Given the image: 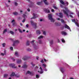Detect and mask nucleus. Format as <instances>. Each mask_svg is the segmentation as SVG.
Instances as JSON below:
<instances>
[{
  "mask_svg": "<svg viewBox=\"0 0 79 79\" xmlns=\"http://www.w3.org/2000/svg\"><path fill=\"white\" fill-rule=\"evenodd\" d=\"M69 16H70V17H71V18H73V16L71 15H70Z\"/></svg>",
  "mask_w": 79,
  "mask_h": 79,
  "instance_id": "60",
  "label": "nucleus"
},
{
  "mask_svg": "<svg viewBox=\"0 0 79 79\" xmlns=\"http://www.w3.org/2000/svg\"><path fill=\"white\" fill-rule=\"evenodd\" d=\"M26 26L27 27H28L29 25H28V24H27L26 25Z\"/></svg>",
  "mask_w": 79,
  "mask_h": 79,
  "instance_id": "61",
  "label": "nucleus"
},
{
  "mask_svg": "<svg viewBox=\"0 0 79 79\" xmlns=\"http://www.w3.org/2000/svg\"><path fill=\"white\" fill-rule=\"evenodd\" d=\"M44 11L46 13H50V10L48 9H45Z\"/></svg>",
  "mask_w": 79,
  "mask_h": 79,
  "instance_id": "12",
  "label": "nucleus"
},
{
  "mask_svg": "<svg viewBox=\"0 0 79 79\" xmlns=\"http://www.w3.org/2000/svg\"><path fill=\"white\" fill-rule=\"evenodd\" d=\"M40 70H41L40 73L42 74V73H44V70H43V69H42V67H40Z\"/></svg>",
  "mask_w": 79,
  "mask_h": 79,
  "instance_id": "16",
  "label": "nucleus"
},
{
  "mask_svg": "<svg viewBox=\"0 0 79 79\" xmlns=\"http://www.w3.org/2000/svg\"><path fill=\"white\" fill-rule=\"evenodd\" d=\"M8 75L7 74H5L4 75V77H6L8 76Z\"/></svg>",
  "mask_w": 79,
  "mask_h": 79,
  "instance_id": "35",
  "label": "nucleus"
},
{
  "mask_svg": "<svg viewBox=\"0 0 79 79\" xmlns=\"http://www.w3.org/2000/svg\"><path fill=\"white\" fill-rule=\"evenodd\" d=\"M21 62H22V60H17V63L18 64H20Z\"/></svg>",
  "mask_w": 79,
  "mask_h": 79,
  "instance_id": "18",
  "label": "nucleus"
},
{
  "mask_svg": "<svg viewBox=\"0 0 79 79\" xmlns=\"http://www.w3.org/2000/svg\"><path fill=\"white\" fill-rule=\"evenodd\" d=\"M57 41L59 43V42H60V40L59 39H58Z\"/></svg>",
  "mask_w": 79,
  "mask_h": 79,
  "instance_id": "63",
  "label": "nucleus"
},
{
  "mask_svg": "<svg viewBox=\"0 0 79 79\" xmlns=\"http://www.w3.org/2000/svg\"><path fill=\"white\" fill-rule=\"evenodd\" d=\"M42 2H38L37 3V4L38 5H41L42 4Z\"/></svg>",
  "mask_w": 79,
  "mask_h": 79,
  "instance_id": "27",
  "label": "nucleus"
},
{
  "mask_svg": "<svg viewBox=\"0 0 79 79\" xmlns=\"http://www.w3.org/2000/svg\"><path fill=\"white\" fill-rule=\"evenodd\" d=\"M61 33L62 35H67V33L64 31H62Z\"/></svg>",
  "mask_w": 79,
  "mask_h": 79,
  "instance_id": "17",
  "label": "nucleus"
},
{
  "mask_svg": "<svg viewBox=\"0 0 79 79\" xmlns=\"http://www.w3.org/2000/svg\"><path fill=\"white\" fill-rule=\"evenodd\" d=\"M9 66H11L12 68H15V64H9Z\"/></svg>",
  "mask_w": 79,
  "mask_h": 79,
  "instance_id": "13",
  "label": "nucleus"
},
{
  "mask_svg": "<svg viewBox=\"0 0 79 79\" xmlns=\"http://www.w3.org/2000/svg\"><path fill=\"white\" fill-rule=\"evenodd\" d=\"M13 14L14 15H18V13L16 12H15L13 13Z\"/></svg>",
  "mask_w": 79,
  "mask_h": 79,
  "instance_id": "28",
  "label": "nucleus"
},
{
  "mask_svg": "<svg viewBox=\"0 0 79 79\" xmlns=\"http://www.w3.org/2000/svg\"><path fill=\"white\" fill-rule=\"evenodd\" d=\"M64 8L65 10H62V11H63L65 15H66L68 17H69V15H68V13H69V14H70V15H74V13L71 12V11L68 10V8L64 7Z\"/></svg>",
  "mask_w": 79,
  "mask_h": 79,
  "instance_id": "1",
  "label": "nucleus"
},
{
  "mask_svg": "<svg viewBox=\"0 0 79 79\" xmlns=\"http://www.w3.org/2000/svg\"><path fill=\"white\" fill-rule=\"evenodd\" d=\"M60 6L61 7V8H63V6L61 4H60Z\"/></svg>",
  "mask_w": 79,
  "mask_h": 79,
  "instance_id": "54",
  "label": "nucleus"
},
{
  "mask_svg": "<svg viewBox=\"0 0 79 79\" xmlns=\"http://www.w3.org/2000/svg\"><path fill=\"white\" fill-rule=\"evenodd\" d=\"M49 43L50 44V46H51L53 44V40H51L50 41Z\"/></svg>",
  "mask_w": 79,
  "mask_h": 79,
  "instance_id": "20",
  "label": "nucleus"
},
{
  "mask_svg": "<svg viewBox=\"0 0 79 79\" xmlns=\"http://www.w3.org/2000/svg\"><path fill=\"white\" fill-rule=\"evenodd\" d=\"M1 55L2 56H4V55H6V50H5L4 51V53H1Z\"/></svg>",
  "mask_w": 79,
  "mask_h": 79,
  "instance_id": "21",
  "label": "nucleus"
},
{
  "mask_svg": "<svg viewBox=\"0 0 79 79\" xmlns=\"http://www.w3.org/2000/svg\"><path fill=\"white\" fill-rule=\"evenodd\" d=\"M36 33L38 35H40V34H41L40 31L39 30L36 31Z\"/></svg>",
  "mask_w": 79,
  "mask_h": 79,
  "instance_id": "19",
  "label": "nucleus"
},
{
  "mask_svg": "<svg viewBox=\"0 0 79 79\" xmlns=\"http://www.w3.org/2000/svg\"><path fill=\"white\" fill-rule=\"evenodd\" d=\"M43 37H44V36L42 35H41V36H40L38 38V39H42V38H43Z\"/></svg>",
  "mask_w": 79,
  "mask_h": 79,
  "instance_id": "31",
  "label": "nucleus"
},
{
  "mask_svg": "<svg viewBox=\"0 0 79 79\" xmlns=\"http://www.w3.org/2000/svg\"><path fill=\"white\" fill-rule=\"evenodd\" d=\"M31 64L33 66H35V64H33V63H31Z\"/></svg>",
  "mask_w": 79,
  "mask_h": 79,
  "instance_id": "51",
  "label": "nucleus"
},
{
  "mask_svg": "<svg viewBox=\"0 0 79 79\" xmlns=\"http://www.w3.org/2000/svg\"><path fill=\"white\" fill-rule=\"evenodd\" d=\"M22 68H27V65L26 64L23 65L22 66Z\"/></svg>",
  "mask_w": 79,
  "mask_h": 79,
  "instance_id": "23",
  "label": "nucleus"
},
{
  "mask_svg": "<svg viewBox=\"0 0 79 79\" xmlns=\"http://www.w3.org/2000/svg\"><path fill=\"white\" fill-rule=\"evenodd\" d=\"M52 17H53V15H51V14L48 15V18L49 19H50V20H51V22L53 23L55 21V19H53V18H52Z\"/></svg>",
  "mask_w": 79,
  "mask_h": 79,
  "instance_id": "2",
  "label": "nucleus"
},
{
  "mask_svg": "<svg viewBox=\"0 0 79 79\" xmlns=\"http://www.w3.org/2000/svg\"><path fill=\"white\" fill-rule=\"evenodd\" d=\"M42 66L44 68H46L47 65L44 64H43Z\"/></svg>",
  "mask_w": 79,
  "mask_h": 79,
  "instance_id": "33",
  "label": "nucleus"
},
{
  "mask_svg": "<svg viewBox=\"0 0 79 79\" xmlns=\"http://www.w3.org/2000/svg\"><path fill=\"white\" fill-rule=\"evenodd\" d=\"M11 23H12L13 26H16V23L15 20H13Z\"/></svg>",
  "mask_w": 79,
  "mask_h": 79,
  "instance_id": "8",
  "label": "nucleus"
},
{
  "mask_svg": "<svg viewBox=\"0 0 79 79\" xmlns=\"http://www.w3.org/2000/svg\"><path fill=\"white\" fill-rule=\"evenodd\" d=\"M6 31H7V30L6 29H4V31L3 32V34L5 33V32H6Z\"/></svg>",
  "mask_w": 79,
  "mask_h": 79,
  "instance_id": "38",
  "label": "nucleus"
},
{
  "mask_svg": "<svg viewBox=\"0 0 79 79\" xmlns=\"http://www.w3.org/2000/svg\"><path fill=\"white\" fill-rule=\"evenodd\" d=\"M28 37H29L30 38H31V37H32V35L31 34H30L28 35Z\"/></svg>",
  "mask_w": 79,
  "mask_h": 79,
  "instance_id": "40",
  "label": "nucleus"
},
{
  "mask_svg": "<svg viewBox=\"0 0 79 79\" xmlns=\"http://www.w3.org/2000/svg\"><path fill=\"white\" fill-rule=\"evenodd\" d=\"M31 74V72H30L29 71H28L26 73V74Z\"/></svg>",
  "mask_w": 79,
  "mask_h": 79,
  "instance_id": "36",
  "label": "nucleus"
},
{
  "mask_svg": "<svg viewBox=\"0 0 79 79\" xmlns=\"http://www.w3.org/2000/svg\"><path fill=\"white\" fill-rule=\"evenodd\" d=\"M47 0H43V1L44 3L46 5H48L49 3L47 2Z\"/></svg>",
  "mask_w": 79,
  "mask_h": 79,
  "instance_id": "14",
  "label": "nucleus"
},
{
  "mask_svg": "<svg viewBox=\"0 0 79 79\" xmlns=\"http://www.w3.org/2000/svg\"><path fill=\"white\" fill-rule=\"evenodd\" d=\"M14 3H15V6H18V3H17V2H15Z\"/></svg>",
  "mask_w": 79,
  "mask_h": 79,
  "instance_id": "41",
  "label": "nucleus"
},
{
  "mask_svg": "<svg viewBox=\"0 0 79 79\" xmlns=\"http://www.w3.org/2000/svg\"><path fill=\"white\" fill-rule=\"evenodd\" d=\"M27 45H29V41H28L26 44Z\"/></svg>",
  "mask_w": 79,
  "mask_h": 79,
  "instance_id": "37",
  "label": "nucleus"
},
{
  "mask_svg": "<svg viewBox=\"0 0 79 79\" xmlns=\"http://www.w3.org/2000/svg\"><path fill=\"white\" fill-rule=\"evenodd\" d=\"M22 60H24V61H26V60L28 59V57L26 56H25L22 58Z\"/></svg>",
  "mask_w": 79,
  "mask_h": 79,
  "instance_id": "10",
  "label": "nucleus"
},
{
  "mask_svg": "<svg viewBox=\"0 0 79 79\" xmlns=\"http://www.w3.org/2000/svg\"><path fill=\"white\" fill-rule=\"evenodd\" d=\"M33 47L35 49H36V48H37L38 47L37 45H35V43H34L33 44Z\"/></svg>",
  "mask_w": 79,
  "mask_h": 79,
  "instance_id": "15",
  "label": "nucleus"
},
{
  "mask_svg": "<svg viewBox=\"0 0 79 79\" xmlns=\"http://www.w3.org/2000/svg\"><path fill=\"white\" fill-rule=\"evenodd\" d=\"M55 25L56 26H58V23H55Z\"/></svg>",
  "mask_w": 79,
  "mask_h": 79,
  "instance_id": "58",
  "label": "nucleus"
},
{
  "mask_svg": "<svg viewBox=\"0 0 79 79\" xmlns=\"http://www.w3.org/2000/svg\"><path fill=\"white\" fill-rule=\"evenodd\" d=\"M62 42H64H64H65V41L64 40V39H62Z\"/></svg>",
  "mask_w": 79,
  "mask_h": 79,
  "instance_id": "43",
  "label": "nucleus"
},
{
  "mask_svg": "<svg viewBox=\"0 0 79 79\" xmlns=\"http://www.w3.org/2000/svg\"><path fill=\"white\" fill-rule=\"evenodd\" d=\"M60 71L62 73H63L64 71V69L63 68H60Z\"/></svg>",
  "mask_w": 79,
  "mask_h": 79,
  "instance_id": "22",
  "label": "nucleus"
},
{
  "mask_svg": "<svg viewBox=\"0 0 79 79\" xmlns=\"http://www.w3.org/2000/svg\"><path fill=\"white\" fill-rule=\"evenodd\" d=\"M44 61L45 62H46V61H48V60H46L45 59H44Z\"/></svg>",
  "mask_w": 79,
  "mask_h": 79,
  "instance_id": "49",
  "label": "nucleus"
},
{
  "mask_svg": "<svg viewBox=\"0 0 79 79\" xmlns=\"http://www.w3.org/2000/svg\"><path fill=\"white\" fill-rule=\"evenodd\" d=\"M33 16L32 18H31V19H35L37 17V15L35 13H33Z\"/></svg>",
  "mask_w": 79,
  "mask_h": 79,
  "instance_id": "7",
  "label": "nucleus"
},
{
  "mask_svg": "<svg viewBox=\"0 0 79 79\" xmlns=\"http://www.w3.org/2000/svg\"><path fill=\"white\" fill-rule=\"evenodd\" d=\"M19 43V40H16L14 41V44H13V46H15L16 44H18Z\"/></svg>",
  "mask_w": 79,
  "mask_h": 79,
  "instance_id": "5",
  "label": "nucleus"
},
{
  "mask_svg": "<svg viewBox=\"0 0 79 79\" xmlns=\"http://www.w3.org/2000/svg\"><path fill=\"white\" fill-rule=\"evenodd\" d=\"M61 23H66V22H65L64 21L63 19H61Z\"/></svg>",
  "mask_w": 79,
  "mask_h": 79,
  "instance_id": "32",
  "label": "nucleus"
},
{
  "mask_svg": "<svg viewBox=\"0 0 79 79\" xmlns=\"http://www.w3.org/2000/svg\"><path fill=\"white\" fill-rule=\"evenodd\" d=\"M37 23H35V24L33 26H34V28H35V29H36V28H37Z\"/></svg>",
  "mask_w": 79,
  "mask_h": 79,
  "instance_id": "26",
  "label": "nucleus"
},
{
  "mask_svg": "<svg viewBox=\"0 0 79 79\" xmlns=\"http://www.w3.org/2000/svg\"><path fill=\"white\" fill-rule=\"evenodd\" d=\"M44 71H47V69H44Z\"/></svg>",
  "mask_w": 79,
  "mask_h": 79,
  "instance_id": "50",
  "label": "nucleus"
},
{
  "mask_svg": "<svg viewBox=\"0 0 79 79\" xmlns=\"http://www.w3.org/2000/svg\"><path fill=\"white\" fill-rule=\"evenodd\" d=\"M10 48L11 50H13V48L12 47H11Z\"/></svg>",
  "mask_w": 79,
  "mask_h": 79,
  "instance_id": "45",
  "label": "nucleus"
},
{
  "mask_svg": "<svg viewBox=\"0 0 79 79\" xmlns=\"http://www.w3.org/2000/svg\"><path fill=\"white\" fill-rule=\"evenodd\" d=\"M27 11H29H29H30V9H27Z\"/></svg>",
  "mask_w": 79,
  "mask_h": 79,
  "instance_id": "57",
  "label": "nucleus"
},
{
  "mask_svg": "<svg viewBox=\"0 0 79 79\" xmlns=\"http://www.w3.org/2000/svg\"><path fill=\"white\" fill-rule=\"evenodd\" d=\"M23 18H24V19H23V21H22V22L23 23H24V22H25V21L26 20V18H27V16H26V15H25L24 14L23 15Z\"/></svg>",
  "mask_w": 79,
  "mask_h": 79,
  "instance_id": "9",
  "label": "nucleus"
},
{
  "mask_svg": "<svg viewBox=\"0 0 79 79\" xmlns=\"http://www.w3.org/2000/svg\"><path fill=\"white\" fill-rule=\"evenodd\" d=\"M39 68V67L38 66H36L35 67V70H37V69H38Z\"/></svg>",
  "mask_w": 79,
  "mask_h": 79,
  "instance_id": "46",
  "label": "nucleus"
},
{
  "mask_svg": "<svg viewBox=\"0 0 79 79\" xmlns=\"http://www.w3.org/2000/svg\"><path fill=\"white\" fill-rule=\"evenodd\" d=\"M10 34H12V35H14V32H13V31H10Z\"/></svg>",
  "mask_w": 79,
  "mask_h": 79,
  "instance_id": "34",
  "label": "nucleus"
},
{
  "mask_svg": "<svg viewBox=\"0 0 79 79\" xmlns=\"http://www.w3.org/2000/svg\"><path fill=\"white\" fill-rule=\"evenodd\" d=\"M6 45V44H5V43H3V44H2V46H3V47H5Z\"/></svg>",
  "mask_w": 79,
  "mask_h": 79,
  "instance_id": "44",
  "label": "nucleus"
},
{
  "mask_svg": "<svg viewBox=\"0 0 79 79\" xmlns=\"http://www.w3.org/2000/svg\"><path fill=\"white\" fill-rule=\"evenodd\" d=\"M15 76V73L14 72H12L11 74V76Z\"/></svg>",
  "mask_w": 79,
  "mask_h": 79,
  "instance_id": "30",
  "label": "nucleus"
},
{
  "mask_svg": "<svg viewBox=\"0 0 79 79\" xmlns=\"http://www.w3.org/2000/svg\"><path fill=\"white\" fill-rule=\"evenodd\" d=\"M35 41V40H33L31 42V44H32L33 43V42H34Z\"/></svg>",
  "mask_w": 79,
  "mask_h": 79,
  "instance_id": "52",
  "label": "nucleus"
},
{
  "mask_svg": "<svg viewBox=\"0 0 79 79\" xmlns=\"http://www.w3.org/2000/svg\"><path fill=\"white\" fill-rule=\"evenodd\" d=\"M40 21L42 22V21L43 20L42 19H40Z\"/></svg>",
  "mask_w": 79,
  "mask_h": 79,
  "instance_id": "62",
  "label": "nucleus"
},
{
  "mask_svg": "<svg viewBox=\"0 0 79 79\" xmlns=\"http://www.w3.org/2000/svg\"><path fill=\"white\" fill-rule=\"evenodd\" d=\"M18 30H19V32H20V33H22V32H23L22 31H21V29H20L19 28Z\"/></svg>",
  "mask_w": 79,
  "mask_h": 79,
  "instance_id": "39",
  "label": "nucleus"
},
{
  "mask_svg": "<svg viewBox=\"0 0 79 79\" xmlns=\"http://www.w3.org/2000/svg\"><path fill=\"white\" fill-rule=\"evenodd\" d=\"M56 19H57V20H59V21H60V18H56Z\"/></svg>",
  "mask_w": 79,
  "mask_h": 79,
  "instance_id": "59",
  "label": "nucleus"
},
{
  "mask_svg": "<svg viewBox=\"0 0 79 79\" xmlns=\"http://www.w3.org/2000/svg\"><path fill=\"white\" fill-rule=\"evenodd\" d=\"M31 25H32V26H33L35 24V23H34V21H31Z\"/></svg>",
  "mask_w": 79,
  "mask_h": 79,
  "instance_id": "25",
  "label": "nucleus"
},
{
  "mask_svg": "<svg viewBox=\"0 0 79 79\" xmlns=\"http://www.w3.org/2000/svg\"><path fill=\"white\" fill-rule=\"evenodd\" d=\"M43 33L44 35H46V33L45 32V31H43Z\"/></svg>",
  "mask_w": 79,
  "mask_h": 79,
  "instance_id": "47",
  "label": "nucleus"
},
{
  "mask_svg": "<svg viewBox=\"0 0 79 79\" xmlns=\"http://www.w3.org/2000/svg\"><path fill=\"white\" fill-rule=\"evenodd\" d=\"M51 11H52V12H54V10H53V9H52L51 10Z\"/></svg>",
  "mask_w": 79,
  "mask_h": 79,
  "instance_id": "56",
  "label": "nucleus"
},
{
  "mask_svg": "<svg viewBox=\"0 0 79 79\" xmlns=\"http://www.w3.org/2000/svg\"><path fill=\"white\" fill-rule=\"evenodd\" d=\"M36 78H39V75H36Z\"/></svg>",
  "mask_w": 79,
  "mask_h": 79,
  "instance_id": "42",
  "label": "nucleus"
},
{
  "mask_svg": "<svg viewBox=\"0 0 79 79\" xmlns=\"http://www.w3.org/2000/svg\"><path fill=\"white\" fill-rule=\"evenodd\" d=\"M41 63H44V60H41Z\"/></svg>",
  "mask_w": 79,
  "mask_h": 79,
  "instance_id": "53",
  "label": "nucleus"
},
{
  "mask_svg": "<svg viewBox=\"0 0 79 79\" xmlns=\"http://www.w3.org/2000/svg\"><path fill=\"white\" fill-rule=\"evenodd\" d=\"M11 59L12 60H13V61H15V58H11Z\"/></svg>",
  "mask_w": 79,
  "mask_h": 79,
  "instance_id": "55",
  "label": "nucleus"
},
{
  "mask_svg": "<svg viewBox=\"0 0 79 79\" xmlns=\"http://www.w3.org/2000/svg\"><path fill=\"white\" fill-rule=\"evenodd\" d=\"M15 56H17V57L19 56V53H18V52L17 51L15 52Z\"/></svg>",
  "mask_w": 79,
  "mask_h": 79,
  "instance_id": "11",
  "label": "nucleus"
},
{
  "mask_svg": "<svg viewBox=\"0 0 79 79\" xmlns=\"http://www.w3.org/2000/svg\"><path fill=\"white\" fill-rule=\"evenodd\" d=\"M64 27L65 28V29H69V31H70V32L71 31V28H70V27H69V26L67 25L66 24H65L64 26Z\"/></svg>",
  "mask_w": 79,
  "mask_h": 79,
  "instance_id": "6",
  "label": "nucleus"
},
{
  "mask_svg": "<svg viewBox=\"0 0 79 79\" xmlns=\"http://www.w3.org/2000/svg\"><path fill=\"white\" fill-rule=\"evenodd\" d=\"M59 15H58V16H60V18H63V14L61 13H59Z\"/></svg>",
  "mask_w": 79,
  "mask_h": 79,
  "instance_id": "24",
  "label": "nucleus"
},
{
  "mask_svg": "<svg viewBox=\"0 0 79 79\" xmlns=\"http://www.w3.org/2000/svg\"><path fill=\"white\" fill-rule=\"evenodd\" d=\"M36 59L37 60H39V57H37Z\"/></svg>",
  "mask_w": 79,
  "mask_h": 79,
  "instance_id": "64",
  "label": "nucleus"
},
{
  "mask_svg": "<svg viewBox=\"0 0 79 79\" xmlns=\"http://www.w3.org/2000/svg\"><path fill=\"white\" fill-rule=\"evenodd\" d=\"M72 21L73 23H74L77 26V27H79V24L78 23V20L77 19H73L72 20Z\"/></svg>",
  "mask_w": 79,
  "mask_h": 79,
  "instance_id": "3",
  "label": "nucleus"
},
{
  "mask_svg": "<svg viewBox=\"0 0 79 79\" xmlns=\"http://www.w3.org/2000/svg\"><path fill=\"white\" fill-rule=\"evenodd\" d=\"M53 7L54 8V9H56V10L58 9V8L56 6H53Z\"/></svg>",
  "mask_w": 79,
  "mask_h": 79,
  "instance_id": "48",
  "label": "nucleus"
},
{
  "mask_svg": "<svg viewBox=\"0 0 79 79\" xmlns=\"http://www.w3.org/2000/svg\"><path fill=\"white\" fill-rule=\"evenodd\" d=\"M39 43L40 44H42L43 43H42V41L41 40H39Z\"/></svg>",
  "mask_w": 79,
  "mask_h": 79,
  "instance_id": "29",
  "label": "nucleus"
},
{
  "mask_svg": "<svg viewBox=\"0 0 79 79\" xmlns=\"http://www.w3.org/2000/svg\"><path fill=\"white\" fill-rule=\"evenodd\" d=\"M60 3H61V4H62V5H67L66 6H68V4H69V3H68V2H63V1H62V0H60Z\"/></svg>",
  "mask_w": 79,
  "mask_h": 79,
  "instance_id": "4",
  "label": "nucleus"
}]
</instances>
